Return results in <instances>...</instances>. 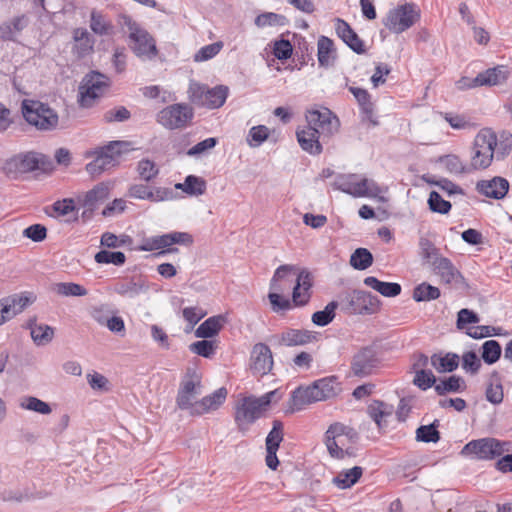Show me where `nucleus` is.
Masks as SVG:
<instances>
[{"label": "nucleus", "mask_w": 512, "mask_h": 512, "mask_svg": "<svg viewBox=\"0 0 512 512\" xmlns=\"http://www.w3.org/2000/svg\"><path fill=\"white\" fill-rule=\"evenodd\" d=\"M282 392L275 389L260 397L240 394L234 406V420L240 430H246L256 420L261 418L269 405L282 398Z\"/></svg>", "instance_id": "1"}, {"label": "nucleus", "mask_w": 512, "mask_h": 512, "mask_svg": "<svg viewBox=\"0 0 512 512\" xmlns=\"http://www.w3.org/2000/svg\"><path fill=\"white\" fill-rule=\"evenodd\" d=\"M341 391L337 377L330 376L315 381L311 386L297 388L291 396L293 410H301L306 405L323 401L338 395Z\"/></svg>", "instance_id": "2"}, {"label": "nucleus", "mask_w": 512, "mask_h": 512, "mask_svg": "<svg viewBox=\"0 0 512 512\" xmlns=\"http://www.w3.org/2000/svg\"><path fill=\"white\" fill-rule=\"evenodd\" d=\"M202 374L195 366L187 367L181 377L176 396V405L193 415L198 397L202 394Z\"/></svg>", "instance_id": "3"}, {"label": "nucleus", "mask_w": 512, "mask_h": 512, "mask_svg": "<svg viewBox=\"0 0 512 512\" xmlns=\"http://www.w3.org/2000/svg\"><path fill=\"white\" fill-rule=\"evenodd\" d=\"M21 110L27 123L39 131H53L58 126V113L47 103L25 99L22 101Z\"/></svg>", "instance_id": "4"}, {"label": "nucleus", "mask_w": 512, "mask_h": 512, "mask_svg": "<svg viewBox=\"0 0 512 512\" xmlns=\"http://www.w3.org/2000/svg\"><path fill=\"white\" fill-rule=\"evenodd\" d=\"M497 146V135L492 129H482L474 139L471 151V170H484L488 168L493 159Z\"/></svg>", "instance_id": "5"}, {"label": "nucleus", "mask_w": 512, "mask_h": 512, "mask_svg": "<svg viewBox=\"0 0 512 512\" xmlns=\"http://www.w3.org/2000/svg\"><path fill=\"white\" fill-rule=\"evenodd\" d=\"M332 187L353 197H377L383 190L374 181L360 178L357 174H338L331 183Z\"/></svg>", "instance_id": "6"}, {"label": "nucleus", "mask_w": 512, "mask_h": 512, "mask_svg": "<svg viewBox=\"0 0 512 512\" xmlns=\"http://www.w3.org/2000/svg\"><path fill=\"white\" fill-rule=\"evenodd\" d=\"M357 439L358 434L353 428L339 422L331 424L325 434L328 452L337 459H343L348 454L350 445Z\"/></svg>", "instance_id": "7"}, {"label": "nucleus", "mask_w": 512, "mask_h": 512, "mask_svg": "<svg viewBox=\"0 0 512 512\" xmlns=\"http://www.w3.org/2000/svg\"><path fill=\"white\" fill-rule=\"evenodd\" d=\"M120 19L121 23L129 30V39L132 43L131 49L134 54L138 57H155L157 48L151 34L127 14H122Z\"/></svg>", "instance_id": "8"}, {"label": "nucleus", "mask_w": 512, "mask_h": 512, "mask_svg": "<svg viewBox=\"0 0 512 512\" xmlns=\"http://www.w3.org/2000/svg\"><path fill=\"white\" fill-rule=\"evenodd\" d=\"M190 246L193 244V237L187 232L173 231L162 235H155L143 239L139 246L140 251L150 252L160 250L156 255L162 256L168 253L177 252L178 249L173 245Z\"/></svg>", "instance_id": "9"}, {"label": "nucleus", "mask_w": 512, "mask_h": 512, "mask_svg": "<svg viewBox=\"0 0 512 512\" xmlns=\"http://www.w3.org/2000/svg\"><path fill=\"white\" fill-rule=\"evenodd\" d=\"M47 157L34 151L18 153L4 162L3 171L10 179H19L23 174L41 169Z\"/></svg>", "instance_id": "10"}, {"label": "nucleus", "mask_w": 512, "mask_h": 512, "mask_svg": "<svg viewBox=\"0 0 512 512\" xmlns=\"http://www.w3.org/2000/svg\"><path fill=\"white\" fill-rule=\"evenodd\" d=\"M420 9L414 3H404L390 9L382 19L383 25L392 33L400 34L420 20Z\"/></svg>", "instance_id": "11"}, {"label": "nucleus", "mask_w": 512, "mask_h": 512, "mask_svg": "<svg viewBox=\"0 0 512 512\" xmlns=\"http://www.w3.org/2000/svg\"><path fill=\"white\" fill-rule=\"evenodd\" d=\"M510 443L495 438H481L468 442L460 454L477 460H491L501 456L510 449Z\"/></svg>", "instance_id": "12"}, {"label": "nucleus", "mask_w": 512, "mask_h": 512, "mask_svg": "<svg viewBox=\"0 0 512 512\" xmlns=\"http://www.w3.org/2000/svg\"><path fill=\"white\" fill-rule=\"evenodd\" d=\"M129 146L126 141H111L91 153L94 159L86 165V171L91 175H99L114 167L122 153V148Z\"/></svg>", "instance_id": "13"}, {"label": "nucleus", "mask_w": 512, "mask_h": 512, "mask_svg": "<svg viewBox=\"0 0 512 512\" xmlns=\"http://www.w3.org/2000/svg\"><path fill=\"white\" fill-rule=\"evenodd\" d=\"M194 118L193 108L186 103H175L160 110L156 121L169 130L183 129Z\"/></svg>", "instance_id": "14"}, {"label": "nucleus", "mask_w": 512, "mask_h": 512, "mask_svg": "<svg viewBox=\"0 0 512 512\" xmlns=\"http://www.w3.org/2000/svg\"><path fill=\"white\" fill-rule=\"evenodd\" d=\"M109 86V78L98 72L91 71L86 74L79 86V104L89 108L96 99L100 98Z\"/></svg>", "instance_id": "15"}, {"label": "nucleus", "mask_w": 512, "mask_h": 512, "mask_svg": "<svg viewBox=\"0 0 512 512\" xmlns=\"http://www.w3.org/2000/svg\"><path fill=\"white\" fill-rule=\"evenodd\" d=\"M307 127L316 128L319 134L331 136L339 129L340 122L338 117L328 108H312L305 114Z\"/></svg>", "instance_id": "16"}, {"label": "nucleus", "mask_w": 512, "mask_h": 512, "mask_svg": "<svg viewBox=\"0 0 512 512\" xmlns=\"http://www.w3.org/2000/svg\"><path fill=\"white\" fill-rule=\"evenodd\" d=\"M429 266L442 283L456 288H468L466 279L449 258L441 256Z\"/></svg>", "instance_id": "17"}, {"label": "nucleus", "mask_w": 512, "mask_h": 512, "mask_svg": "<svg viewBox=\"0 0 512 512\" xmlns=\"http://www.w3.org/2000/svg\"><path fill=\"white\" fill-rule=\"evenodd\" d=\"M349 309L354 314H374L380 309L376 295L363 290H354L347 296Z\"/></svg>", "instance_id": "18"}, {"label": "nucleus", "mask_w": 512, "mask_h": 512, "mask_svg": "<svg viewBox=\"0 0 512 512\" xmlns=\"http://www.w3.org/2000/svg\"><path fill=\"white\" fill-rule=\"evenodd\" d=\"M317 339V333L308 330L288 329L281 334L272 335L268 342L273 347H294L302 346Z\"/></svg>", "instance_id": "19"}, {"label": "nucleus", "mask_w": 512, "mask_h": 512, "mask_svg": "<svg viewBox=\"0 0 512 512\" xmlns=\"http://www.w3.org/2000/svg\"><path fill=\"white\" fill-rule=\"evenodd\" d=\"M508 71L504 66H497L489 68L486 71L479 73L474 79L462 78L460 81L463 86L474 88L478 86H493L501 84L507 78Z\"/></svg>", "instance_id": "20"}, {"label": "nucleus", "mask_w": 512, "mask_h": 512, "mask_svg": "<svg viewBox=\"0 0 512 512\" xmlns=\"http://www.w3.org/2000/svg\"><path fill=\"white\" fill-rule=\"evenodd\" d=\"M509 187L508 180L500 176L480 180L476 183V190L479 194L496 200L503 199L507 195Z\"/></svg>", "instance_id": "21"}, {"label": "nucleus", "mask_w": 512, "mask_h": 512, "mask_svg": "<svg viewBox=\"0 0 512 512\" xmlns=\"http://www.w3.org/2000/svg\"><path fill=\"white\" fill-rule=\"evenodd\" d=\"M313 276L307 269L298 272L295 286L292 292V301L295 306H305L311 297Z\"/></svg>", "instance_id": "22"}, {"label": "nucleus", "mask_w": 512, "mask_h": 512, "mask_svg": "<svg viewBox=\"0 0 512 512\" xmlns=\"http://www.w3.org/2000/svg\"><path fill=\"white\" fill-rule=\"evenodd\" d=\"M149 287L146 280L141 276H133L116 281L113 284V291L122 297L135 298L146 293Z\"/></svg>", "instance_id": "23"}, {"label": "nucleus", "mask_w": 512, "mask_h": 512, "mask_svg": "<svg viewBox=\"0 0 512 512\" xmlns=\"http://www.w3.org/2000/svg\"><path fill=\"white\" fill-rule=\"evenodd\" d=\"M335 31L337 36L356 54H364L366 52L365 45L358 34L343 19H335Z\"/></svg>", "instance_id": "24"}, {"label": "nucleus", "mask_w": 512, "mask_h": 512, "mask_svg": "<svg viewBox=\"0 0 512 512\" xmlns=\"http://www.w3.org/2000/svg\"><path fill=\"white\" fill-rule=\"evenodd\" d=\"M320 136L321 134L318 133L316 128H309L307 126L298 128L296 131L300 147L311 155H319L323 150L319 140Z\"/></svg>", "instance_id": "25"}, {"label": "nucleus", "mask_w": 512, "mask_h": 512, "mask_svg": "<svg viewBox=\"0 0 512 512\" xmlns=\"http://www.w3.org/2000/svg\"><path fill=\"white\" fill-rule=\"evenodd\" d=\"M349 91L353 94L360 106V112L363 122H368L372 126L379 124L374 114V105L371 102V96L367 90L359 87H349Z\"/></svg>", "instance_id": "26"}, {"label": "nucleus", "mask_w": 512, "mask_h": 512, "mask_svg": "<svg viewBox=\"0 0 512 512\" xmlns=\"http://www.w3.org/2000/svg\"><path fill=\"white\" fill-rule=\"evenodd\" d=\"M381 366L377 354H355L352 361V371L358 377H366L375 373Z\"/></svg>", "instance_id": "27"}, {"label": "nucleus", "mask_w": 512, "mask_h": 512, "mask_svg": "<svg viewBox=\"0 0 512 512\" xmlns=\"http://www.w3.org/2000/svg\"><path fill=\"white\" fill-rule=\"evenodd\" d=\"M226 397L227 390L223 387L203 397L197 402L196 406H194L193 416H200L217 410L224 403Z\"/></svg>", "instance_id": "28"}, {"label": "nucleus", "mask_w": 512, "mask_h": 512, "mask_svg": "<svg viewBox=\"0 0 512 512\" xmlns=\"http://www.w3.org/2000/svg\"><path fill=\"white\" fill-rule=\"evenodd\" d=\"M29 18L22 14L0 25V39L16 42L18 35L28 26Z\"/></svg>", "instance_id": "29"}, {"label": "nucleus", "mask_w": 512, "mask_h": 512, "mask_svg": "<svg viewBox=\"0 0 512 512\" xmlns=\"http://www.w3.org/2000/svg\"><path fill=\"white\" fill-rule=\"evenodd\" d=\"M109 195V186L107 184L100 183L86 192L83 197H79L78 202L81 206L93 207L94 209H97L99 205L103 204L109 198Z\"/></svg>", "instance_id": "30"}, {"label": "nucleus", "mask_w": 512, "mask_h": 512, "mask_svg": "<svg viewBox=\"0 0 512 512\" xmlns=\"http://www.w3.org/2000/svg\"><path fill=\"white\" fill-rule=\"evenodd\" d=\"M73 53L78 58H83L93 51L94 39L85 28H76L73 30Z\"/></svg>", "instance_id": "31"}, {"label": "nucleus", "mask_w": 512, "mask_h": 512, "mask_svg": "<svg viewBox=\"0 0 512 512\" xmlns=\"http://www.w3.org/2000/svg\"><path fill=\"white\" fill-rule=\"evenodd\" d=\"M317 57L321 67H330L336 59V48L334 42L326 37L320 36L317 42Z\"/></svg>", "instance_id": "32"}, {"label": "nucleus", "mask_w": 512, "mask_h": 512, "mask_svg": "<svg viewBox=\"0 0 512 512\" xmlns=\"http://www.w3.org/2000/svg\"><path fill=\"white\" fill-rule=\"evenodd\" d=\"M367 412L378 428L382 429L387 426L388 418L393 413V407L382 401H373L368 406Z\"/></svg>", "instance_id": "33"}, {"label": "nucleus", "mask_w": 512, "mask_h": 512, "mask_svg": "<svg viewBox=\"0 0 512 512\" xmlns=\"http://www.w3.org/2000/svg\"><path fill=\"white\" fill-rule=\"evenodd\" d=\"M364 284L385 297H396L400 295L402 287L396 282H383L374 276H368L364 279Z\"/></svg>", "instance_id": "34"}, {"label": "nucleus", "mask_w": 512, "mask_h": 512, "mask_svg": "<svg viewBox=\"0 0 512 512\" xmlns=\"http://www.w3.org/2000/svg\"><path fill=\"white\" fill-rule=\"evenodd\" d=\"M90 29L98 36H107L113 33L114 26L101 11L93 9L90 13Z\"/></svg>", "instance_id": "35"}, {"label": "nucleus", "mask_w": 512, "mask_h": 512, "mask_svg": "<svg viewBox=\"0 0 512 512\" xmlns=\"http://www.w3.org/2000/svg\"><path fill=\"white\" fill-rule=\"evenodd\" d=\"M207 184L206 181L195 175L186 176L183 183H176L175 189L182 190L191 196H200L206 192Z\"/></svg>", "instance_id": "36"}, {"label": "nucleus", "mask_w": 512, "mask_h": 512, "mask_svg": "<svg viewBox=\"0 0 512 512\" xmlns=\"http://www.w3.org/2000/svg\"><path fill=\"white\" fill-rule=\"evenodd\" d=\"M431 364L439 373L452 372L459 366V355L432 354Z\"/></svg>", "instance_id": "37"}, {"label": "nucleus", "mask_w": 512, "mask_h": 512, "mask_svg": "<svg viewBox=\"0 0 512 512\" xmlns=\"http://www.w3.org/2000/svg\"><path fill=\"white\" fill-rule=\"evenodd\" d=\"M225 319L222 315L212 316L201 323L195 331L198 338H212L217 335Z\"/></svg>", "instance_id": "38"}, {"label": "nucleus", "mask_w": 512, "mask_h": 512, "mask_svg": "<svg viewBox=\"0 0 512 512\" xmlns=\"http://www.w3.org/2000/svg\"><path fill=\"white\" fill-rule=\"evenodd\" d=\"M229 89L227 86L218 85L213 88H208L206 92V98L203 107L208 109H216L221 107L227 97H228Z\"/></svg>", "instance_id": "39"}, {"label": "nucleus", "mask_w": 512, "mask_h": 512, "mask_svg": "<svg viewBox=\"0 0 512 512\" xmlns=\"http://www.w3.org/2000/svg\"><path fill=\"white\" fill-rule=\"evenodd\" d=\"M18 405L23 410L31 411L41 415H49L52 412V408L49 403L35 396H22L19 399Z\"/></svg>", "instance_id": "40"}, {"label": "nucleus", "mask_w": 512, "mask_h": 512, "mask_svg": "<svg viewBox=\"0 0 512 512\" xmlns=\"http://www.w3.org/2000/svg\"><path fill=\"white\" fill-rule=\"evenodd\" d=\"M4 304H7L12 318L21 313L29 304L34 301L31 293L13 294L2 298Z\"/></svg>", "instance_id": "41"}, {"label": "nucleus", "mask_w": 512, "mask_h": 512, "mask_svg": "<svg viewBox=\"0 0 512 512\" xmlns=\"http://www.w3.org/2000/svg\"><path fill=\"white\" fill-rule=\"evenodd\" d=\"M440 289L428 282H422L413 289L412 298L416 302H428L440 297Z\"/></svg>", "instance_id": "42"}, {"label": "nucleus", "mask_w": 512, "mask_h": 512, "mask_svg": "<svg viewBox=\"0 0 512 512\" xmlns=\"http://www.w3.org/2000/svg\"><path fill=\"white\" fill-rule=\"evenodd\" d=\"M363 469L355 466L346 471L340 472L334 479V484L340 489H347L353 486L362 476Z\"/></svg>", "instance_id": "43"}, {"label": "nucleus", "mask_w": 512, "mask_h": 512, "mask_svg": "<svg viewBox=\"0 0 512 512\" xmlns=\"http://www.w3.org/2000/svg\"><path fill=\"white\" fill-rule=\"evenodd\" d=\"M373 263V255L366 248H357L350 258V264L354 269L365 270Z\"/></svg>", "instance_id": "44"}, {"label": "nucleus", "mask_w": 512, "mask_h": 512, "mask_svg": "<svg viewBox=\"0 0 512 512\" xmlns=\"http://www.w3.org/2000/svg\"><path fill=\"white\" fill-rule=\"evenodd\" d=\"M337 307L338 303L336 301L329 302L323 310L313 313L312 322L320 327L328 325L335 318V310Z\"/></svg>", "instance_id": "45"}, {"label": "nucleus", "mask_w": 512, "mask_h": 512, "mask_svg": "<svg viewBox=\"0 0 512 512\" xmlns=\"http://www.w3.org/2000/svg\"><path fill=\"white\" fill-rule=\"evenodd\" d=\"M438 162L443 164L445 169L452 174H463L471 171L470 167L467 168L457 155L441 156Z\"/></svg>", "instance_id": "46"}, {"label": "nucleus", "mask_w": 512, "mask_h": 512, "mask_svg": "<svg viewBox=\"0 0 512 512\" xmlns=\"http://www.w3.org/2000/svg\"><path fill=\"white\" fill-rule=\"evenodd\" d=\"M257 27L263 28L267 26H284L287 19L284 15L274 12H264L259 14L254 21Z\"/></svg>", "instance_id": "47"}, {"label": "nucleus", "mask_w": 512, "mask_h": 512, "mask_svg": "<svg viewBox=\"0 0 512 512\" xmlns=\"http://www.w3.org/2000/svg\"><path fill=\"white\" fill-rule=\"evenodd\" d=\"M95 261L99 264H114L121 266L126 261V256L121 251L100 250L95 255Z\"/></svg>", "instance_id": "48"}, {"label": "nucleus", "mask_w": 512, "mask_h": 512, "mask_svg": "<svg viewBox=\"0 0 512 512\" xmlns=\"http://www.w3.org/2000/svg\"><path fill=\"white\" fill-rule=\"evenodd\" d=\"M273 367L272 354H257L252 358L251 369L253 373L265 375L271 371Z\"/></svg>", "instance_id": "49"}, {"label": "nucleus", "mask_w": 512, "mask_h": 512, "mask_svg": "<svg viewBox=\"0 0 512 512\" xmlns=\"http://www.w3.org/2000/svg\"><path fill=\"white\" fill-rule=\"evenodd\" d=\"M136 171L139 177L146 181L150 182L159 174V168L156 163L150 159H142L137 163Z\"/></svg>", "instance_id": "50"}, {"label": "nucleus", "mask_w": 512, "mask_h": 512, "mask_svg": "<svg viewBox=\"0 0 512 512\" xmlns=\"http://www.w3.org/2000/svg\"><path fill=\"white\" fill-rule=\"evenodd\" d=\"M429 209L434 213L448 214L452 208L449 201H446L437 191H431L428 198Z\"/></svg>", "instance_id": "51"}, {"label": "nucleus", "mask_w": 512, "mask_h": 512, "mask_svg": "<svg viewBox=\"0 0 512 512\" xmlns=\"http://www.w3.org/2000/svg\"><path fill=\"white\" fill-rule=\"evenodd\" d=\"M54 291L61 296H85L88 291L80 284L73 282L56 283Z\"/></svg>", "instance_id": "52"}, {"label": "nucleus", "mask_w": 512, "mask_h": 512, "mask_svg": "<svg viewBox=\"0 0 512 512\" xmlns=\"http://www.w3.org/2000/svg\"><path fill=\"white\" fill-rule=\"evenodd\" d=\"M283 426L278 420L273 422V427L266 437V450H278L283 440Z\"/></svg>", "instance_id": "53"}, {"label": "nucleus", "mask_w": 512, "mask_h": 512, "mask_svg": "<svg viewBox=\"0 0 512 512\" xmlns=\"http://www.w3.org/2000/svg\"><path fill=\"white\" fill-rule=\"evenodd\" d=\"M31 328V337L37 345H44L51 341L53 329L48 325H33Z\"/></svg>", "instance_id": "54"}, {"label": "nucleus", "mask_w": 512, "mask_h": 512, "mask_svg": "<svg viewBox=\"0 0 512 512\" xmlns=\"http://www.w3.org/2000/svg\"><path fill=\"white\" fill-rule=\"evenodd\" d=\"M223 43L218 41L201 47L193 56L195 62H203L215 57L222 49Z\"/></svg>", "instance_id": "55"}, {"label": "nucleus", "mask_w": 512, "mask_h": 512, "mask_svg": "<svg viewBox=\"0 0 512 512\" xmlns=\"http://www.w3.org/2000/svg\"><path fill=\"white\" fill-rule=\"evenodd\" d=\"M420 249L422 259L429 265L436 261V258L443 256L440 250L428 239L420 240Z\"/></svg>", "instance_id": "56"}, {"label": "nucleus", "mask_w": 512, "mask_h": 512, "mask_svg": "<svg viewBox=\"0 0 512 512\" xmlns=\"http://www.w3.org/2000/svg\"><path fill=\"white\" fill-rule=\"evenodd\" d=\"M269 136V129L264 125L254 126L249 130L247 142L251 147L260 146Z\"/></svg>", "instance_id": "57"}, {"label": "nucleus", "mask_w": 512, "mask_h": 512, "mask_svg": "<svg viewBox=\"0 0 512 512\" xmlns=\"http://www.w3.org/2000/svg\"><path fill=\"white\" fill-rule=\"evenodd\" d=\"M416 439L425 443H436L440 439V434L436 429L435 424L420 426L416 430Z\"/></svg>", "instance_id": "58"}, {"label": "nucleus", "mask_w": 512, "mask_h": 512, "mask_svg": "<svg viewBox=\"0 0 512 512\" xmlns=\"http://www.w3.org/2000/svg\"><path fill=\"white\" fill-rule=\"evenodd\" d=\"M465 387L464 380L459 376H450L448 379L438 384L435 389L438 393L458 392Z\"/></svg>", "instance_id": "59"}, {"label": "nucleus", "mask_w": 512, "mask_h": 512, "mask_svg": "<svg viewBox=\"0 0 512 512\" xmlns=\"http://www.w3.org/2000/svg\"><path fill=\"white\" fill-rule=\"evenodd\" d=\"M208 87L196 82L190 83L188 93L190 101L199 107H203Z\"/></svg>", "instance_id": "60"}, {"label": "nucleus", "mask_w": 512, "mask_h": 512, "mask_svg": "<svg viewBox=\"0 0 512 512\" xmlns=\"http://www.w3.org/2000/svg\"><path fill=\"white\" fill-rule=\"evenodd\" d=\"M436 379L430 370L420 369L416 371L413 383L422 390L432 387Z\"/></svg>", "instance_id": "61"}, {"label": "nucleus", "mask_w": 512, "mask_h": 512, "mask_svg": "<svg viewBox=\"0 0 512 512\" xmlns=\"http://www.w3.org/2000/svg\"><path fill=\"white\" fill-rule=\"evenodd\" d=\"M293 52L292 44L289 40L280 39L275 41L273 47V54L279 60H287L291 57Z\"/></svg>", "instance_id": "62"}, {"label": "nucleus", "mask_w": 512, "mask_h": 512, "mask_svg": "<svg viewBox=\"0 0 512 512\" xmlns=\"http://www.w3.org/2000/svg\"><path fill=\"white\" fill-rule=\"evenodd\" d=\"M130 117V111L124 106H119L115 109L108 110L104 114V120L107 123L124 122L129 120Z\"/></svg>", "instance_id": "63"}, {"label": "nucleus", "mask_w": 512, "mask_h": 512, "mask_svg": "<svg viewBox=\"0 0 512 512\" xmlns=\"http://www.w3.org/2000/svg\"><path fill=\"white\" fill-rule=\"evenodd\" d=\"M23 236L34 242H42L47 237V229L42 224H33L23 230Z\"/></svg>", "instance_id": "64"}]
</instances>
